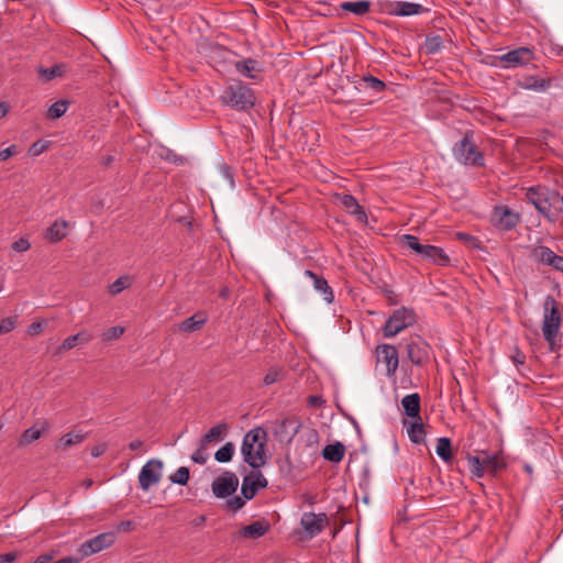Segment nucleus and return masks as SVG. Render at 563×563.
Instances as JSON below:
<instances>
[{
    "label": "nucleus",
    "instance_id": "dca6fc26",
    "mask_svg": "<svg viewBox=\"0 0 563 563\" xmlns=\"http://www.w3.org/2000/svg\"><path fill=\"white\" fill-rule=\"evenodd\" d=\"M377 362H382L386 365L387 376H394L398 365L399 357L396 346L390 344H380L376 349Z\"/></svg>",
    "mask_w": 563,
    "mask_h": 563
},
{
    "label": "nucleus",
    "instance_id": "37998d69",
    "mask_svg": "<svg viewBox=\"0 0 563 563\" xmlns=\"http://www.w3.org/2000/svg\"><path fill=\"white\" fill-rule=\"evenodd\" d=\"M402 241L407 247H409L410 250H412L413 252L421 256L424 244H421L417 236L411 234H405L402 236Z\"/></svg>",
    "mask_w": 563,
    "mask_h": 563
},
{
    "label": "nucleus",
    "instance_id": "cd10ccee",
    "mask_svg": "<svg viewBox=\"0 0 563 563\" xmlns=\"http://www.w3.org/2000/svg\"><path fill=\"white\" fill-rule=\"evenodd\" d=\"M305 274L313 280L316 290L323 295L327 302H332L334 299L333 291L329 286L328 282L320 275H317L312 271H306Z\"/></svg>",
    "mask_w": 563,
    "mask_h": 563
},
{
    "label": "nucleus",
    "instance_id": "0eeeda50",
    "mask_svg": "<svg viewBox=\"0 0 563 563\" xmlns=\"http://www.w3.org/2000/svg\"><path fill=\"white\" fill-rule=\"evenodd\" d=\"M407 356L413 365L422 366L429 362L431 346L420 335H410L405 340Z\"/></svg>",
    "mask_w": 563,
    "mask_h": 563
},
{
    "label": "nucleus",
    "instance_id": "6ab92c4d",
    "mask_svg": "<svg viewBox=\"0 0 563 563\" xmlns=\"http://www.w3.org/2000/svg\"><path fill=\"white\" fill-rule=\"evenodd\" d=\"M271 529V525L266 520H257L249 526L242 527L240 536L246 539H258L265 536Z\"/></svg>",
    "mask_w": 563,
    "mask_h": 563
},
{
    "label": "nucleus",
    "instance_id": "603ef678",
    "mask_svg": "<svg viewBox=\"0 0 563 563\" xmlns=\"http://www.w3.org/2000/svg\"><path fill=\"white\" fill-rule=\"evenodd\" d=\"M249 476H251L252 485H255L257 489L265 488L267 486V479L263 476L262 473H251Z\"/></svg>",
    "mask_w": 563,
    "mask_h": 563
},
{
    "label": "nucleus",
    "instance_id": "de8ad7c7",
    "mask_svg": "<svg viewBox=\"0 0 563 563\" xmlns=\"http://www.w3.org/2000/svg\"><path fill=\"white\" fill-rule=\"evenodd\" d=\"M49 144H51V141L37 140L30 146L29 154L31 156H38L48 148Z\"/></svg>",
    "mask_w": 563,
    "mask_h": 563
},
{
    "label": "nucleus",
    "instance_id": "f8f14e48",
    "mask_svg": "<svg viewBox=\"0 0 563 563\" xmlns=\"http://www.w3.org/2000/svg\"><path fill=\"white\" fill-rule=\"evenodd\" d=\"M490 221L497 229L510 231L520 222V214L507 206H496Z\"/></svg>",
    "mask_w": 563,
    "mask_h": 563
},
{
    "label": "nucleus",
    "instance_id": "9d476101",
    "mask_svg": "<svg viewBox=\"0 0 563 563\" xmlns=\"http://www.w3.org/2000/svg\"><path fill=\"white\" fill-rule=\"evenodd\" d=\"M114 541V532H103L81 543L78 553L80 558L85 559L110 548Z\"/></svg>",
    "mask_w": 563,
    "mask_h": 563
},
{
    "label": "nucleus",
    "instance_id": "f03ea898",
    "mask_svg": "<svg viewBox=\"0 0 563 563\" xmlns=\"http://www.w3.org/2000/svg\"><path fill=\"white\" fill-rule=\"evenodd\" d=\"M266 444L267 432L264 428L255 427L247 431L241 445L243 461L255 470L264 466L267 462Z\"/></svg>",
    "mask_w": 563,
    "mask_h": 563
},
{
    "label": "nucleus",
    "instance_id": "a19ab883",
    "mask_svg": "<svg viewBox=\"0 0 563 563\" xmlns=\"http://www.w3.org/2000/svg\"><path fill=\"white\" fill-rule=\"evenodd\" d=\"M190 477L189 468L186 466L179 467L175 473L170 474L169 481L173 484H178L181 486L187 485Z\"/></svg>",
    "mask_w": 563,
    "mask_h": 563
},
{
    "label": "nucleus",
    "instance_id": "4be33fe9",
    "mask_svg": "<svg viewBox=\"0 0 563 563\" xmlns=\"http://www.w3.org/2000/svg\"><path fill=\"white\" fill-rule=\"evenodd\" d=\"M552 81V78H540L538 76L529 75L523 77L520 86L526 90L543 92L551 87Z\"/></svg>",
    "mask_w": 563,
    "mask_h": 563
},
{
    "label": "nucleus",
    "instance_id": "8fccbe9b",
    "mask_svg": "<svg viewBox=\"0 0 563 563\" xmlns=\"http://www.w3.org/2000/svg\"><path fill=\"white\" fill-rule=\"evenodd\" d=\"M124 333V328L117 325L111 327L107 331L103 332L102 339L103 341H112L119 339Z\"/></svg>",
    "mask_w": 563,
    "mask_h": 563
},
{
    "label": "nucleus",
    "instance_id": "f257e3e1",
    "mask_svg": "<svg viewBox=\"0 0 563 563\" xmlns=\"http://www.w3.org/2000/svg\"><path fill=\"white\" fill-rule=\"evenodd\" d=\"M526 199L550 222H555L563 213V197L545 186L528 188Z\"/></svg>",
    "mask_w": 563,
    "mask_h": 563
},
{
    "label": "nucleus",
    "instance_id": "79ce46f5",
    "mask_svg": "<svg viewBox=\"0 0 563 563\" xmlns=\"http://www.w3.org/2000/svg\"><path fill=\"white\" fill-rule=\"evenodd\" d=\"M426 51L429 54H435L440 52L443 47V42L441 36L434 35V36H428L426 38Z\"/></svg>",
    "mask_w": 563,
    "mask_h": 563
},
{
    "label": "nucleus",
    "instance_id": "1a4fd4ad",
    "mask_svg": "<svg viewBox=\"0 0 563 563\" xmlns=\"http://www.w3.org/2000/svg\"><path fill=\"white\" fill-rule=\"evenodd\" d=\"M536 58L533 49L520 46L500 56L498 59L504 68H516L526 66Z\"/></svg>",
    "mask_w": 563,
    "mask_h": 563
},
{
    "label": "nucleus",
    "instance_id": "a878e982",
    "mask_svg": "<svg viewBox=\"0 0 563 563\" xmlns=\"http://www.w3.org/2000/svg\"><path fill=\"white\" fill-rule=\"evenodd\" d=\"M68 222L66 220H56L45 231V239L52 243L62 241L67 234Z\"/></svg>",
    "mask_w": 563,
    "mask_h": 563
},
{
    "label": "nucleus",
    "instance_id": "412c9836",
    "mask_svg": "<svg viewBox=\"0 0 563 563\" xmlns=\"http://www.w3.org/2000/svg\"><path fill=\"white\" fill-rule=\"evenodd\" d=\"M235 70L250 79H257V73L262 71L261 64L253 58H245L234 63Z\"/></svg>",
    "mask_w": 563,
    "mask_h": 563
},
{
    "label": "nucleus",
    "instance_id": "473e14b6",
    "mask_svg": "<svg viewBox=\"0 0 563 563\" xmlns=\"http://www.w3.org/2000/svg\"><path fill=\"white\" fill-rule=\"evenodd\" d=\"M206 322H207V317L201 312H197L194 316H191L190 318L185 319L179 324V331L195 332L197 330H200L206 324Z\"/></svg>",
    "mask_w": 563,
    "mask_h": 563
},
{
    "label": "nucleus",
    "instance_id": "423d86ee",
    "mask_svg": "<svg viewBox=\"0 0 563 563\" xmlns=\"http://www.w3.org/2000/svg\"><path fill=\"white\" fill-rule=\"evenodd\" d=\"M415 322L416 313L412 309L405 307L396 309L387 319L385 327L383 328V334L385 338H394Z\"/></svg>",
    "mask_w": 563,
    "mask_h": 563
},
{
    "label": "nucleus",
    "instance_id": "ddd939ff",
    "mask_svg": "<svg viewBox=\"0 0 563 563\" xmlns=\"http://www.w3.org/2000/svg\"><path fill=\"white\" fill-rule=\"evenodd\" d=\"M530 258L545 266L563 273V256L555 254L550 247L545 245L533 246L530 251Z\"/></svg>",
    "mask_w": 563,
    "mask_h": 563
},
{
    "label": "nucleus",
    "instance_id": "6e6552de",
    "mask_svg": "<svg viewBox=\"0 0 563 563\" xmlns=\"http://www.w3.org/2000/svg\"><path fill=\"white\" fill-rule=\"evenodd\" d=\"M163 466V462L156 459L147 461L142 466L139 473V484L142 490L146 492L161 482Z\"/></svg>",
    "mask_w": 563,
    "mask_h": 563
},
{
    "label": "nucleus",
    "instance_id": "0e129e2a",
    "mask_svg": "<svg viewBox=\"0 0 563 563\" xmlns=\"http://www.w3.org/2000/svg\"><path fill=\"white\" fill-rule=\"evenodd\" d=\"M82 560V558L79 556H66L63 559H59L53 563H79V561Z\"/></svg>",
    "mask_w": 563,
    "mask_h": 563
},
{
    "label": "nucleus",
    "instance_id": "774afa93",
    "mask_svg": "<svg viewBox=\"0 0 563 563\" xmlns=\"http://www.w3.org/2000/svg\"><path fill=\"white\" fill-rule=\"evenodd\" d=\"M129 448L132 451L141 450L143 448V442L141 440H134V441L130 442Z\"/></svg>",
    "mask_w": 563,
    "mask_h": 563
},
{
    "label": "nucleus",
    "instance_id": "4468645a",
    "mask_svg": "<svg viewBox=\"0 0 563 563\" xmlns=\"http://www.w3.org/2000/svg\"><path fill=\"white\" fill-rule=\"evenodd\" d=\"M300 428L301 423L297 418H285L274 422L273 434L282 443H290Z\"/></svg>",
    "mask_w": 563,
    "mask_h": 563
},
{
    "label": "nucleus",
    "instance_id": "680f3d73",
    "mask_svg": "<svg viewBox=\"0 0 563 563\" xmlns=\"http://www.w3.org/2000/svg\"><path fill=\"white\" fill-rule=\"evenodd\" d=\"M220 170H221L223 177L229 180L231 186H233V184H234L233 174L231 173L230 168L227 165H222L220 167Z\"/></svg>",
    "mask_w": 563,
    "mask_h": 563
},
{
    "label": "nucleus",
    "instance_id": "6e6d98bb",
    "mask_svg": "<svg viewBox=\"0 0 563 563\" xmlns=\"http://www.w3.org/2000/svg\"><path fill=\"white\" fill-rule=\"evenodd\" d=\"M11 247L15 252H25L31 247V244H30L29 240L21 238V239L16 240L15 242H13Z\"/></svg>",
    "mask_w": 563,
    "mask_h": 563
},
{
    "label": "nucleus",
    "instance_id": "7ed1b4c3",
    "mask_svg": "<svg viewBox=\"0 0 563 563\" xmlns=\"http://www.w3.org/2000/svg\"><path fill=\"white\" fill-rule=\"evenodd\" d=\"M221 102L236 111H249L255 104L254 91L243 81L234 80L225 86L221 96Z\"/></svg>",
    "mask_w": 563,
    "mask_h": 563
},
{
    "label": "nucleus",
    "instance_id": "4c0bfd02",
    "mask_svg": "<svg viewBox=\"0 0 563 563\" xmlns=\"http://www.w3.org/2000/svg\"><path fill=\"white\" fill-rule=\"evenodd\" d=\"M68 106V100H58L54 102L47 110V118L52 120L59 119L66 113Z\"/></svg>",
    "mask_w": 563,
    "mask_h": 563
},
{
    "label": "nucleus",
    "instance_id": "49530a36",
    "mask_svg": "<svg viewBox=\"0 0 563 563\" xmlns=\"http://www.w3.org/2000/svg\"><path fill=\"white\" fill-rule=\"evenodd\" d=\"M284 376V372L279 367H272L268 369L263 378V383L267 386L280 380Z\"/></svg>",
    "mask_w": 563,
    "mask_h": 563
},
{
    "label": "nucleus",
    "instance_id": "5701e85b",
    "mask_svg": "<svg viewBox=\"0 0 563 563\" xmlns=\"http://www.w3.org/2000/svg\"><path fill=\"white\" fill-rule=\"evenodd\" d=\"M421 257L424 260H430L431 262L440 266H445L450 262V258L445 254L443 249L430 244H424Z\"/></svg>",
    "mask_w": 563,
    "mask_h": 563
},
{
    "label": "nucleus",
    "instance_id": "bb28decb",
    "mask_svg": "<svg viewBox=\"0 0 563 563\" xmlns=\"http://www.w3.org/2000/svg\"><path fill=\"white\" fill-rule=\"evenodd\" d=\"M229 424L225 422H221L214 427H212L199 442H201V448L207 449L208 444L214 441L222 440L224 435L228 433Z\"/></svg>",
    "mask_w": 563,
    "mask_h": 563
},
{
    "label": "nucleus",
    "instance_id": "5fc2aeb1",
    "mask_svg": "<svg viewBox=\"0 0 563 563\" xmlns=\"http://www.w3.org/2000/svg\"><path fill=\"white\" fill-rule=\"evenodd\" d=\"M244 505H245L244 499L239 496H234L233 498H231L227 501V508L232 511L240 510Z\"/></svg>",
    "mask_w": 563,
    "mask_h": 563
},
{
    "label": "nucleus",
    "instance_id": "3c124183",
    "mask_svg": "<svg viewBox=\"0 0 563 563\" xmlns=\"http://www.w3.org/2000/svg\"><path fill=\"white\" fill-rule=\"evenodd\" d=\"M510 358L517 367L526 363V354L517 345L512 347Z\"/></svg>",
    "mask_w": 563,
    "mask_h": 563
},
{
    "label": "nucleus",
    "instance_id": "b1692460",
    "mask_svg": "<svg viewBox=\"0 0 563 563\" xmlns=\"http://www.w3.org/2000/svg\"><path fill=\"white\" fill-rule=\"evenodd\" d=\"M401 405L406 416L412 419L421 420L419 394L413 393L406 395L401 400Z\"/></svg>",
    "mask_w": 563,
    "mask_h": 563
},
{
    "label": "nucleus",
    "instance_id": "e2e57ef3",
    "mask_svg": "<svg viewBox=\"0 0 563 563\" xmlns=\"http://www.w3.org/2000/svg\"><path fill=\"white\" fill-rule=\"evenodd\" d=\"M107 450V446L106 444H99V445H96L91 449V455L93 457H98L100 455H102Z\"/></svg>",
    "mask_w": 563,
    "mask_h": 563
},
{
    "label": "nucleus",
    "instance_id": "9b49d317",
    "mask_svg": "<svg viewBox=\"0 0 563 563\" xmlns=\"http://www.w3.org/2000/svg\"><path fill=\"white\" fill-rule=\"evenodd\" d=\"M330 523V520L324 512H303L300 519L306 537L312 539L320 534Z\"/></svg>",
    "mask_w": 563,
    "mask_h": 563
},
{
    "label": "nucleus",
    "instance_id": "c9c22d12",
    "mask_svg": "<svg viewBox=\"0 0 563 563\" xmlns=\"http://www.w3.org/2000/svg\"><path fill=\"white\" fill-rule=\"evenodd\" d=\"M85 438L86 435L84 433L68 432L59 439L56 449L66 450L71 445L81 443L85 440Z\"/></svg>",
    "mask_w": 563,
    "mask_h": 563
},
{
    "label": "nucleus",
    "instance_id": "bf43d9fd",
    "mask_svg": "<svg viewBox=\"0 0 563 563\" xmlns=\"http://www.w3.org/2000/svg\"><path fill=\"white\" fill-rule=\"evenodd\" d=\"M55 556V552H51V553H44V554H41L38 555L34 562L32 563H48L49 561H52Z\"/></svg>",
    "mask_w": 563,
    "mask_h": 563
},
{
    "label": "nucleus",
    "instance_id": "ea45409f",
    "mask_svg": "<svg viewBox=\"0 0 563 563\" xmlns=\"http://www.w3.org/2000/svg\"><path fill=\"white\" fill-rule=\"evenodd\" d=\"M131 277L130 276H121L118 279H115L112 284L109 286V292L111 295H119L124 289L129 288L131 286Z\"/></svg>",
    "mask_w": 563,
    "mask_h": 563
},
{
    "label": "nucleus",
    "instance_id": "a211bd4d",
    "mask_svg": "<svg viewBox=\"0 0 563 563\" xmlns=\"http://www.w3.org/2000/svg\"><path fill=\"white\" fill-rule=\"evenodd\" d=\"M48 429L49 423L46 420L32 426L31 428L23 431L19 440V445L25 446L31 444L32 442L38 440Z\"/></svg>",
    "mask_w": 563,
    "mask_h": 563
},
{
    "label": "nucleus",
    "instance_id": "20e7f679",
    "mask_svg": "<svg viewBox=\"0 0 563 563\" xmlns=\"http://www.w3.org/2000/svg\"><path fill=\"white\" fill-rule=\"evenodd\" d=\"M562 322L558 301L552 296H547L543 302L542 333L553 352L559 347V331Z\"/></svg>",
    "mask_w": 563,
    "mask_h": 563
},
{
    "label": "nucleus",
    "instance_id": "e433bc0d",
    "mask_svg": "<svg viewBox=\"0 0 563 563\" xmlns=\"http://www.w3.org/2000/svg\"><path fill=\"white\" fill-rule=\"evenodd\" d=\"M470 472L473 477L481 478L485 474L484 462L482 455H467L466 456Z\"/></svg>",
    "mask_w": 563,
    "mask_h": 563
},
{
    "label": "nucleus",
    "instance_id": "2f4dec72",
    "mask_svg": "<svg viewBox=\"0 0 563 563\" xmlns=\"http://www.w3.org/2000/svg\"><path fill=\"white\" fill-rule=\"evenodd\" d=\"M407 433L411 442L415 444H422L426 440V430L422 423V419H413L408 426H407Z\"/></svg>",
    "mask_w": 563,
    "mask_h": 563
},
{
    "label": "nucleus",
    "instance_id": "c85d7f7f",
    "mask_svg": "<svg viewBox=\"0 0 563 563\" xmlns=\"http://www.w3.org/2000/svg\"><path fill=\"white\" fill-rule=\"evenodd\" d=\"M345 446L341 442L328 444L322 450V457L332 463H340L344 459Z\"/></svg>",
    "mask_w": 563,
    "mask_h": 563
},
{
    "label": "nucleus",
    "instance_id": "f704fd0d",
    "mask_svg": "<svg viewBox=\"0 0 563 563\" xmlns=\"http://www.w3.org/2000/svg\"><path fill=\"white\" fill-rule=\"evenodd\" d=\"M435 452L442 461L446 463L452 461L453 452L451 440L445 437L439 438L437 441Z\"/></svg>",
    "mask_w": 563,
    "mask_h": 563
},
{
    "label": "nucleus",
    "instance_id": "c756f323",
    "mask_svg": "<svg viewBox=\"0 0 563 563\" xmlns=\"http://www.w3.org/2000/svg\"><path fill=\"white\" fill-rule=\"evenodd\" d=\"M371 1L358 0V1H345L341 3V9L345 12H351L357 16L367 14L371 10Z\"/></svg>",
    "mask_w": 563,
    "mask_h": 563
},
{
    "label": "nucleus",
    "instance_id": "a18cd8bd",
    "mask_svg": "<svg viewBox=\"0 0 563 563\" xmlns=\"http://www.w3.org/2000/svg\"><path fill=\"white\" fill-rule=\"evenodd\" d=\"M363 81L366 85V88H369L376 92H382L386 88V84L384 81L372 75L364 76Z\"/></svg>",
    "mask_w": 563,
    "mask_h": 563
},
{
    "label": "nucleus",
    "instance_id": "58836bf2",
    "mask_svg": "<svg viewBox=\"0 0 563 563\" xmlns=\"http://www.w3.org/2000/svg\"><path fill=\"white\" fill-rule=\"evenodd\" d=\"M234 450V444L232 442H227L214 453V459L220 463H228L232 460Z\"/></svg>",
    "mask_w": 563,
    "mask_h": 563
},
{
    "label": "nucleus",
    "instance_id": "864d4df0",
    "mask_svg": "<svg viewBox=\"0 0 563 563\" xmlns=\"http://www.w3.org/2000/svg\"><path fill=\"white\" fill-rule=\"evenodd\" d=\"M205 450L201 448V442H199V448L192 453L191 460L200 465L206 464L208 455L205 453Z\"/></svg>",
    "mask_w": 563,
    "mask_h": 563
},
{
    "label": "nucleus",
    "instance_id": "39448f33",
    "mask_svg": "<svg viewBox=\"0 0 563 563\" xmlns=\"http://www.w3.org/2000/svg\"><path fill=\"white\" fill-rule=\"evenodd\" d=\"M454 158L470 166H483L484 154L479 151L473 140V132L466 131L461 141L456 142L452 148Z\"/></svg>",
    "mask_w": 563,
    "mask_h": 563
},
{
    "label": "nucleus",
    "instance_id": "2eb2a0df",
    "mask_svg": "<svg viewBox=\"0 0 563 563\" xmlns=\"http://www.w3.org/2000/svg\"><path fill=\"white\" fill-rule=\"evenodd\" d=\"M239 486V478L232 472H225L212 483V492L219 498L231 496Z\"/></svg>",
    "mask_w": 563,
    "mask_h": 563
},
{
    "label": "nucleus",
    "instance_id": "338daca9",
    "mask_svg": "<svg viewBox=\"0 0 563 563\" xmlns=\"http://www.w3.org/2000/svg\"><path fill=\"white\" fill-rule=\"evenodd\" d=\"M457 238L461 240V241H465V242H468V243H475L477 242V239L471 234H467V233H457Z\"/></svg>",
    "mask_w": 563,
    "mask_h": 563
},
{
    "label": "nucleus",
    "instance_id": "f3484780",
    "mask_svg": "<svg viewBox=\"0 0 563 563\" xmlns=\"http://www.w3.org/2000/svg\"><path fill=\"white\" fill-rule=\"evenodd\" d=\"M427 11L420 3L397 0L388 4V12L396 16H410Z\"/></svg>",
    "mask_w": 563,
    "mask_h": 563
},
{
    "label": "nucleus",
    "instance_id": "69168bd1",
    "mask_svg": "<svg viewBox=\"0 0 563 563\" xmlns=\"http://www.w3.org/2000/svg\"><path fill=\"white\" fill-rule=\"evenodd\" d=\"M133 522L130 520L122 521L118 525V531H124L128 532L132 529Z\"/></svg>",
    "mask_w": 563,
    "mask_h": 563
},
{
    "label": "nucleus",
    "instance_id": "09e8293b",
    "mask_svg": "<svg viewBox=\"0 0 563 563\" xmlns=\"http://www.w3.org/2000/svg\"><path fill=\"white\" fill-rule=\"evenodd\" d=\"M18 322V316H11L8 318H4L0 322V334H5L11 332Z\"/></svg>",
    "mask_w": 563,
    "mask_h": 563
},
{
    "label": "nucleus",
    "instance_id": "c03bdc74",
    "mask_svg": "<svg viewBox=\"0 0 563 563\" xmlns=\"http://www.w3.org/2000/svg\"><path fill=\"white\" fill-rule=\"evenodd\" d=\"M257 490L258 489L255 487V485H252V483H251V476H245L243 478L242 488H241L243 498H245L247 500L253 499L254 496L256 495Z\"/></svg>",
    "mask_w": 563,
    "mask_h": 563
},
{
    "label": "nucleus",
    "instance_id": "72a5a7b5",
    "mask_svg": "<svg viewBox=\"0 0 563 563\" xmlns=\"http://www.w3.org/2000/svg\"><path fill=\"white\" fill-rule=\"evenodd\" d=\"M67 69H68L67 64L59 63V64H55L48 68L41 66V67H38L37 73L45 81H51L57 77L64 76L66 74Z\"/></svg>",
    "mask_w": 563,
    "mask_h": 563
},
{
    "label": "nucleus",
    "instance_id": "13d9d810",
    "mask_svg": "<svg viewBox=\"0 0 563 563\" xmlns=\"http://www.w3.org/2000/svg\"><path fill=\"white\" fill-rule=\"evenodd\" d=\"M15 154H16V146L10 145L9 147L0 151V162L9 159L10 157H12Z\"/></svg>",
    "mask_w": 563,
    "mask_h": 563
},
{
    "label": "nucleus",
    "instance_id": "393cba45",
    "mask_svg": "<svg viewBox=\"0 0 563 563\" xmlns=\"http://www.w3.org/2000/svg\"><path fill=\"white\" fill-rule=\"evenodd\" d=\"M341 203L351 214L356 217L357 221L362 223L367 221V214L355 197L352 195H344L341 199Z\"/></svg>",
    "mask_w": 563,
    "mask_h": 563
},
{
    "label": "nucleus",
    "instance_id": "4d7b16f0",
    "mask_svg": "<svg viewBox=\"0 0 563 563\" xmlns=\"http://www.w3.org/2000/svg\"><path fill=\"white\" fill-rule=\"evenodd\" d=\"M45 324H46V321H35V322H32L29 325L27 333L30 335H37L41 332H43Z\"/></svg>",
    "mask_w": 563,
    "mask_h": 563
},
{
    "label": "nucleus",
    "instance_id": "7c9ffc66",
    "mask_svg": "<svg viewBox=\"0 0 563 563\" xmlns=\"http://www.w3.org/2000/svg\"><path fill=\"white\" fill-rule=\"evenodd\" d=\"M481 455L484 462L485 472L495 475L498 471L506 467V463L497 454H489L486 451H482Z\"/></svg>",
    "mask_w": 563,
    "mask_h": 563
},
{
    "label": "nucleus",
    "instance_id": "aec40b11",
    "mask_svg": "<svg viewBox=\"0 0 563 563\" xmlns=\"http://www.w3.org/2000/svg\"><path fill=\"white\" fill-rule=\"evenodd\" d=\"M92 338L93 336L89 331L82 330L75 335L66 338L60 344V346L57 347L56 354H62L65 351H69L78 344H87L92 340Z\"/></svg>",
    "mask_w": 563,
    "mask_h": 563
},
{
    "label": "nucleus",
    "instance_id": "052dcab7",
    "mask_svg": "<svg viewBox=\"0 0 563 563\" xmlns=\"http://www.w3.org/2000/svg\"><path fill=\"white\" fill-rule=\"evenodd\" d=\"M16 552H9L5 554H0V563H12L16 560Z\"/></svg>",
    "mask_w": 563,
    "mask_h": 563
}]
</instances>
